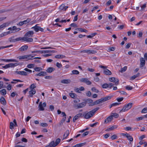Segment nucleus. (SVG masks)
I'll return each mask as SVG.
<instances>
[{"label":"nucleus","mask_w":147,"mask_h":147,"mask_svg":"<svg viewBox=\"0 0 147 147\" xmlns=\"http://www.w3.org/2000/svg\"><path fill=\"white\" fill-rule=\"evenodd\" d=\"M111 116H112V117H114L115 118H117L119 116V115L116 113H112Z\"/></svg>","instance_id":"nucleus-41"},{"label":"nucleus","mask_w":147,"mask_h":147,"mask_svg":"<svg viewBox=\"0 0 147 147\" xmlns=\"http://www.w3.org/2000/svg\"><path fill=\"white\" fill-rule=\"evenodd\" d=\"M140 67H143L144 66L145 64V60L143 58L141 57L140 58Z\"/></svg>","instance_id":"nucleus-18"},{"label":"nucleus","mask_w":147,"mask_h":147,"mask_svg":"<svg viewBox=\"0 0 147 147\" xmlns=\"http://www.w3.org/2000/svg\"><path fill=\"white\" fill-rule=\"evenodd\" d=\"M72 73L71 74V75L75 74L78 75L80 73L77 70H74L71 71Z\"/></svg>","instance_id":"nucleus-33"},{"label":"nucleus","mask_w":147,"mask_h":147,"mask_svg":"<svg viewBox=\"0 0 147 147\" xmlns=\"http://www.w3.org/2000/svg\"><path fill=\"white\" fill-rule=\"evenodd\" d=\"M9 42H16L21 41V37H18L15 38L14 36L11 37L8 39Z\"/></svg>","instance_id":"nucleus-5"},{"label":"nucleus","mask_w":147,"mask_h":147,"mask_svg":"<svg viewBox=\"0 0 147 147\" xmlns=\"http://www.w3.org/2000/svg\"><path fill=\"white\" fill-rule=\"evenodd\" d=\"M113 119L112 116L110 115L105 120L104 123H107L110 122Z\"/></svg>","instance_id":"nucleus-20"},{"label":"nucleus","mask_w":147,"mask_h":147,"mask_svg":"<svg viewBox=\"0 0 147 147\" xmlns=\"http://www.w3.org/2000/svg\"><path fill=\"white\" fill-rule=\"evenodd\" d=\"M24 70L28 72V73H31L32 72V71L31 70L28 69L27 68H25L24 69Z\"/></svg>","instance_id":"nucleus-56"},{"label":"nucleus","mask_w":147,"mask_h":147,"mask_svg":"<svg viewBox=\"0 0 147 147\" xmlns=\"http://www.w3.org/2000/svg\"><path fill=\"white\" fill-rule=\"evenodd\" d=\"M69 131L68 130L66 131L64 133L63 135V138L65 139L67 138L69 136Z\"/></svg>","instance_id":"nucleus-28"},{"label":"nucleus","mask_w":147,"mask_h":147,"mask_svg":"<svg viewBox=\"0 0 147 147\" xmlns=\"http://www.w3.org/2000/svg\"><path fill=\"white\" fill-rule=\"evenodd\" d=\"M31 20L30 19H28L26 20H25L24 21H23V22L24 24H26L27 23L29 22Z\"/></svg>","instance_id":"nucleus-45"},{"label":"nucleus","mask_w":147,"mask_h":147,"mask_svg":"<svg viewBox=\"0 0 147 147\" xmlns=\"http://www.w3.org/2000/svg\"><path fill=\"white\" fill-rule=\"evenodd\" d=\"M3 83L2 81H0V89L2 88H5V86H3Z\"/></svg>","instance_id":"nucleus-51"},{"label":"nucleus","mask_w":147,"mask_h":147,"mask_svg":"<svg viewBox=\"0 0 147 147\" xmlns=\"http://www.w3.org/2000/svg\"><path fill=\"white\" fill-rule=\"evenodd\" d=\"M92 90L96 93H98L99 92V91L98 90L96 89L95 87H92L91 88Z\"/></svg>","instance_id":"nucleus-43"},{"label":"nucleus","mask_w":147,"mask_h":147,"mask_svg":"<svg viewBox=\"0 0 147 147\" xmlns=\"http://www.w3.org/2000/svg\"><path fill=\"white\" fill-rule=\"evenodd\" d=\"M86 105V102H83L80 103L76 104L74 105V107L76 109H78L83 107Z\"/></svg>","instance_id":"nucleus-7"},{"label":"nucleus","mask_w":147,"mask_h":147,"mask_svg":"<svg viewBox=\"0 0 147 147\" xmlns=\"http://www.w3.org/2000/svg\"><path fill=\"white\" fill-rule=\"evenodd\" d=\"M86 102L88 103H93V101L92 99H87L86 100Z\"/></svg>","instance_id":"nucleus-49"},{"label":"nucleus","mask_w":147,"mask_h":147,"mask_svg":"<svg viewBox=\"0 0 147 147\" xmlns=\"http://www.w3.org/2000/svg\"><path fill=\"white\" fill-rule=\"evenodd\" d=\"M123 135L125 136L127 139L131 142L133 141V139L131 136L129 134H123Z\"/></svg>","instance_id":"nucleus-12"},{"label":"nucleus","mask_w":147,"mask_h":147,"mask_svg":"<svg viewBox=\"0 0 147 147\" xmlns=\"http://www.w3.org/2000/svg\"><path fill=\"white\" fill-rule=\"evenodd\" d=\"M104 73L107 75H110L112 74L111 71L107 69H106L104 71Z\"/></svg>","instance_id":"nucleus-27"},{"label":"nucleus","mask_w":147,"mask_h":147,"mask_svg":"<svg viewBox=\"0 0 147 147\" xmlns=\"http://www.w3.org/2000/svg\"><path fill=\"white\" fill-rule=\"evenodd\" d=\"M11 88H12L11 85L10 84L8 85L7 86V90H10L11 89Z\"/></svg>","instance_id":"nucleus-54"},{"label":"nucleus","mask_w":147,"mask_h":147,"mask_svg":"<svg viewBox=\"0 0 147 147\" xmlns=\"http://www.w3.org/2000/svg\"><path fill=\"white\" fill-rule=\"evenodd\" d=\"M16 73L21 75L26 76L28 75V73L24 71H16Z\"/></svg>","instance_id":"nucleus-14"},{"label":"nucleus","mask_w":147,"mask_h":147,"mask_svg":"<svg viewBox=\"0 0 147 147\" xmlns=\"http://www.w3.org/2000/svg\"><path fill=\"white\" fill-rule=\"evenodd\" d=\"M27 67L29 68H33L34 67V64H31L28 65L27 66Z\"/></svg>","instance_id":"nucleus-44"},{"label":"nucleus","mask_w":147,"mask_h":147,"mask_svg":"<svg viewBox=\"0 0 147 147\" xmlns=\"http://www.w3.org/2000/svg\"><path fill=\"white\" fill-rule=\"evenodd\" d=\"M114 84L113 83H109L108 84V88H109L110 89L114 85Z\"/></svg>","instance_id":"nucleus-52"},{"label":"nucleus","mask_w":147,"mask_h":147,"mask_svg":"<svg viewBox=\"0 0 147 147\" xmlns=\"http://www.w3.org/2000/svg\"><path fill=\"white\" fill-rule=\"evenodd\" d=\"M115 49V47H112L109 48L108 50L109 51H114Z\"/></svg>","instance_id":"nucleus-58"},{"label":"nucleus","mask_w":147,"mask_h":147,"mask_svg":"<svg viewBox=\"0 0 147 147\" xmlns=\"http://www.w3.org/2000/svg\"><path fill=\"white\" fill-rule=\"evenodd\" d=\"M56 66L58 68H61L62 67V65L59 62L57 63Z\"/></svg>","instance_id":"nucleus-57"},{"label":"nucleus","mask_w":147,"mask_h":147,"mask_svg":"<svg viewBox=\"0 0 147 147\" xmlns=\"http://www.w3.org/2000/svg\"><path fill=\"white\" fill-rule=\"evenodd\" d=\"M28 47L27 45H24L20 47L19 49V50H20L21 51H25L27 50Z\"/></svg>","instance_id":"nucleus-21"},{"label":"nucleus","mask_w":147,"mask_h":147,"mask_svg":"<svg viewBox=\"0 0 147 147\" xmlns=\"http://www.w3.org/2000/svg\"><path fill=\"white\" fill-rule=\"evenodd\" d=\"M61 141L59 138H57L55 142V145L57 146L60 142Z\"/></svg>","instance_id":"nucleus-42"},{"label":"nucleus","mask_w":147,"mask_h":147,"mask_svg":"<svg viewBox=\"0 0 147 147\" xmlns=\"http://www.w3.org/2000/svg\"><path fill=\"white\" fill-rule=\"evenodd\" d=\"M117 128V126H113L110 128L107 129L106 131H110L113 130H114V129L116 128Z\"/></svg>","instance_id":"nucleus-30"},{"label":"nucleus","mask_w":147,"mask_h":147,"mask_svg":"<svg viewBox=\"0 0 147 147\" xmlns=\"http://www.w3.org/2000/svg\"><path fill=\"white\" fill-rule=\"evenodd\" d=\"M55 70V69L53 67H49L47 70V71L48 73H51Z\"/></svg>","instance_id":"nucleus-31"},{"label":"nucleus","mask_w":147,"mask_h":147,"mask_svg":"<svg viewBox=\"0 0 147 147\" xmlns=\"http://www.w3.org/2000/svg\"><path fill=\"white\" fill-rule=\"evenodd\" d=\"M32 28L34 29V30L36 32H38L39 31L42 32L44 30V29L42 28H41L40 26H37L36 25L32 27Z\"/></svg>","instance_id":"nucleus-11"},{"label":"nucleus","mask_w":147,"mask_h":147,"mask_svg":"<svg viewBox=\"0 0 147 147\" xmlns=\"http://www.w3.org/2000/svg\"><path fill=\"white\" fill-rule=\"evenodd\" d=\"M0 94L2 95H4L6 94V91L5 89H3L0 90Z\"/></svg>","instance_id":"nucleus-32"},{"label":"nucleus","mask_w":147,"mask_h":147,"mask_svg":"<svg viewBox=\"0 0 147 147\" xmlns=\"http://www.w3.org/2000/svg\"><path fill=\"white\" fill-rule=\"evenodd\" d=\"M41 51L42 53H50V50H43Z\"/></svg>","instance_id":"nucleus-50"},{"label":"nucleus","mask_w":147,"mask_h":147,"mask_svg":"<svg viewBox=\"0 0 147 147\" xmlns=\"http://www.w3.org/2000/svg\"><path fill=\"white\" fill-rule=\"evenodd\" d=\"M99 107H96L92 111L87 112L86 111L84 113L82 114L83 117L86 119H88L92 117L94 115L95 113L99 109Z\"/></svg>","instance_id":"nucleus-1"},{"label":"nucleus","mask_w":147,"mask_h":147,"mask_svg":"<svg viewBox=\"0 0 147 147\" xmlns=\"http://www.w3.org/2000/svg\"><path fill=\"white\" fill-rule=\"evenodd\" d=\"M81 82L86 83L87 85H90L92 83L87 78H82L80 80Z\"/></svg>","instance_id":"nucleus-13"},{"label":"nucleus","mask_w":147,"mask_h":147,"mask_svg":"<svg viewBox=\"0 0 147 147\" xmlns=\"http://www.w3.org/2000/svg\"><path fill=\"white\" fill-rule=\"evenodd\" d=\"M34 34V32L33 31H29L25 34L24 37H32Z\"/></svg>","instance_id":"nucleus-17"},{"label":"nucleus","mask_w":147,"mask_h":147,"mask_svg":"<svg viewBox=\"0 0 147 147\" xmlns=\"http://www.w3.org/2000/svg\"><path fill=\"white\" fill-rule=\"evenodd\" d=\"M40 125L42 127H47L48 125L46 123H41L40 124Z\"/></svg>","instance_id":"nucleus-60"},{"label":"nucleus","mask_w":147,"mask_h":147,"mask_svg":"<svg viewBox=\"0 0 147 147\" xmlns=\"http://www.w3.org/2000/svg\"><path fill=\"white\" fill-rule=\"evenodd\" d=\"M119 104H120V103H118L117 102L113 103L111 105L109 106V107L110 109H111L113 107L116 106L117 105H119Z\"/></svg>","instance_id":"nucleus-34"},{"label":"nucleus","mask_w":147,"mask_h":147,"mask_svg":"<svg viewBox=\"0 0 147 147\" xmlns=\"http://www.w3.org/2000/svg\"><path fill=\"white\" fill-rule=\"evenodd\" d=\"M20 28H17V27L15 26H14L12 28V30H15L16 31H18L20 30Z\"/></svg>","instance_id":"nucleus-36"},{"label":"nucleus","mask_w":147,"mask_h":147,"mask_svg":"<svg viewBox=\"0 0 147 147\" xmlns=\"http://www.w3.org/2000/svg\"><path fill=\"white\" fill-rule=\"evenodd\" d=\"M102 87L103 88H108V84L105 83L102 85Z\"/></svg>","instance_id":"nucleus-47"},{"label":"nucleus","mask_w":147,"mask_h":147,"mask_svg":"<svg viewBox=\"0 0 147 147\" xmlns=\"http://www.w3.org/2000/svg\"><path fill=\"white\" fill-rule=\"evenodd\" d=\"M7 26V23H4L2 25L0 26V29L6 27Z\"/></svg>","instance_id":"nucleus-55"},{"label":"nucleus","mask_w":147,"mask_h":147,"mask_svg":"<svg viewBox=\"0 0 147 147\" xmlns=\"http://www.w3.org/2000/svg\"><path fill=\"white\" fill-rule=\"evenodd\" d=\"M71 81L69 79H64L62 80L61 82L63 84H69L70 82Z\"/></svg>","instance_id":"nucleus-25"},{"label":"nucleus","mask_w":147,"mask_h":147,"mask_svg":"<svg viewBox=\"0 0 147 147\" xmlns=\"http://www.w3.org/2000/svg\"><path fill=\"white\" fill-rule=\"evenodd\" d=\"M68 6H65L64 4H62L59 7V9L60 10L65 11L68 8Z\"/></svg>","instance_id":"nucleus-19"},{"label":"nucleus","mask_w":147,"mask_h":147,"mask_svg":"<svg viewBox=\"0 0 147 147\" xmlns=\"http://www.w3.org/2000/svg\"><path fill=\"white\" fill-rule=\"evenodd\" d=\"M89 132L88 131H86L82 135V137H83L87 135L89 133Z\"/></svg>","instance_id":"nucleus-53"},{"label":"nucleus","mask_w":147,"mask_h":147,"mask_svg":"<svg viewBox=\"0 0 147 147\" xmlns=\"http://www.w3.org/2000/svg\"><path fill=\"white\" fill-rule=\"evenodd\" d=\"M36 84H32L30 86V88L31 90H34V88H36V86H35Z\"/></svg>","instance_id":"nucleus-40"},{"label":"nucleus","mask_w":147,"mask_h":147,"mask_svg":"<svg viewBox=\"0 0 147 147\" xmlns=\"http://www.w3.org/2000/svg\"><path fill=\"white\" fill-rule=\"evenodd\" d=\"M82 113H79L77 114L74 117L73 119V121L75 122L80 117H82L83 116Z\"/></svg>","instance_id":"nucleus-16"},{"label":"nucleus","mask_w":147,"mask_h":147,"mask_svg":"<svg viewBox=\"0 0 147 147\" xmlns=\"http://www.w3.org/2000/svg\"><path fill=\"white\" fill-rule=\"evenodd\" d=\"M33 56H32L31 55H24L22 56H19L18 58L19 59H32L34 57Z\"/></svg>","instance_id":"nucleus-3"},{"label":"nucleus","mask_w":147,"mask_h":147,"mask_svg":"<svg viewBox=\"0 0 147 147\" xmlns=\"http://www.w3.org/2000/svg\"><path fill=\"white\" fill-rule=\"evenodd\" d=\"M109 80L111 82L115 83V85L116 86L119 84V80L118 79L116 78L115 77L109 78Z\"/></svg>","instance_id":"nucleus-8"},{"label":"nucleus","mask_w":147,"mask_h":147,"mask_svg":"<svg viewBox=\"0 0 147 147\" xmlns=\"http://www.w3.org/2000/svg\"><path fill=\"white\" fill-rule=\"evenodd\" d=\"M123 97L117 98V100L119 102H120L122 101L123 100Z\"/></svg>","instance_id":"nucleus-63"},{"label":"nucleus","mask_w":147,"mask_h":147,"mask_svg":"<svg viewBox=\"0 0 147 147\" xmlns=\"http://www.w3.org/2000/svg\"><path fill=\"white\" fill-rule=\"evenodd\" d=\"M33 39L32 38H29L26 37H21V41H26L28 42H31L33 41Z\"/></svg>","instance_id":"nucleus-10"},{"label":"nucleus","mask_w":147,"mask_h":147,"mask_svg":"<svg viewBox=\"0 0 147 147\" xmlns=\"http://www.w3.org/2000/svg\"><path fill=\"white\" fill-rule=\"evenodd\" d=\"M112 97L111 96H108L105 97L104 98H101L102 102H104L110 99Z\"/></svg>","instance_id":"nucleus-24"},{"label":"nucleus","mask_w":147,"mask_h":147,"mask_svg":"<svg viewBox=\"0 0 147 147\" xmlns=\"http://www.w3.org/2000/svg\"><path fill=\"white\" fill-rule=\"evenodd\" d=\"M117 137V136H116V135L114 134V135H113V136H111V138L112 140H114V139H115Z\"/></svg>","instance_id":"nucleus-61"},{"label":"nucleus","mask_w":147,"mask_h":147,"mask_svg":"<svg viewBox=\"0 0 147 147\" xmlns=\"http://www.w3.org/2000/svg\"><path fill=\"white\" fill-rule=\"evenodd\" d=\"M0 60L1 61H3L6 62H17V61L14 59H1Z\"/></svg>","instance_id":"nucleus-22"},{"label":"nucleus","mask_w":147,"mask_h":147,"mask_svg":"<svg viewBox=\"0 0 147 147\" xmlns=\"http://www.w3.org/2000/svg\"><path fill=\"white\" fill-rule=\"evenodd\" d=\"M0 101L1 104L4 105H6V102L5 99L3 97H1L0 98Z\"/></svg>","instance_id":"nucleus-26"},{"label":"nucleus","mask_w":147,"mask_h":147,"mask_svg":"<svg viewBox=\"0 0 147 147\" xmlns=\"http://www.w3.org/2000/svg\"><path fill=\"white\" fill-rule=\"evenodd\" d=\"M121 94L124 95H127V93L126 92L124 91H118Z\"/></svg>","instance_id":"nucleus-59"},{"label":"nucleus","mask_w":147,"mask_h":147,"mask_svg":"<svg viewBox=\"0 0 147 147\" xmlns=\"http://www.w3.org/2000/svg\"><path fill=\"white\" fill-rule=\"evenodd\" d=\"M146 3H144L142 6H141V10H143L144 9V8H146Z\"/></svg>","instance_id":"nucleus-62"},{"label":"nucleus","mask_w":147,"mask_h":147,"mask_svg":"<svg viewBox=\"0 0 147 147\" xmlns=\"http://www.w3.org/2000/svg\"><path fill=\"white\" fill-rule=\"evenodd\" d=\"M141 112L143 113H147V107L144 108L142 111Z\"/></svg>","instance_id":"nucleus-48"},{"label":"nucleus","mask_w":147,"mask_h":147,"mask_svg":"<svg viewBox=\"0 0 147 147\" xmlns=\"http://www.w3.org/2000/svg\"><path fill=\"white\" fill-rule=\"evenodd\" d=\"M36 71H40L42 70V69L41 67H36L34 69Z\"/></svg>","instance_id":"nucleus-46"},{"label":"nucleus","mask_w":147,"mask_h":147,"mask_svg":"<svg viewBox=\"0 0 147 147\" xmlns=\"http://www.w3.org/2000/svg\"><path fill=\"white\" fill-rule=\"evenodd\" d=\"M102 100L101 99V98L98 99V100H97L95 101L94 102H93V103H92L91 104H90L89 105V106H94L95 105L98 104L100 103H102Z\"/></svg>","instance_id":"nucleus-15"},{"label":"nucleus","mask_w":147,"mask_h":147,"mask_svg":"<svg viewBox=\"0 0 147 147\" xmlns=\"http://www.w3.org/2000/svg\"><path fill=\"white\" fill-rule=\"evenodd\" d=\"M47 73L45 71H41L39 73L36 74V76H43L47 75Z\"/></svg>","instance_id":"nucleus-23"},{"label":"nucleus","mask_w":147,"mask_h":147,"mask_svg":"<svg viewBox=\"0 0 147 147\" xmlns=\"http://www.w3.org/2000/svg\"><path fill=\"white\" fill-rule=\"evenodd\" d=\"M46 106V103L45 102H43L42 104V102H40L38 106V110L40 111H43L45 110L44 107H45Z\"/></svg>","instance_id":"nucleus-6"},{"label":"nucleus","mask_w":147,"mask_h":147,"mask_svg":"<svg viewBox=\"0 0 147 147\" xmlns=\"http://www.w3.org/2000/svg\"><path fill=\"white\" fill-rule=\"evenodd\" d=\"M133 105L132 103H129L124 105L123 109L120 111V112H125L131 108Z\"/></svg>","instance_id":"nucleus-2"},{"label":"nucleus","mask_w":147,"mask_h":147,"mask_svg":"<svg viewBox=\"0 0 147 147\" xmlns=\"http://www.w3.org/2000/svg\"><path fill=\"white\" fill-rule=\"evenodd\" d=\"M96 51L92 50H85L81 51V53H86L88 54H94L96 53Z\"/></svg>","instance_id":"nucleus-4"},{"label":"nucleus","mask_w":147,"mask_h":147,"mask_svg":"<svg viewBox=\"0 0 147 147\" xmlns=\"http://www.w3.org/2000/svg\"><path fill=\"white\" fill-rule=\"evenodd\" d=\"M88 70L90 72H93L95 71V69H94L88 68Z\"/></svg>","instance_id":"nucleus-64"},{"label":"nucleus","mask_w":147,"mask_h":147,"mask_svg":"<svg viewBox=\"0 0 147 147\" xmlns=\"http://www.w3.org/2000/svg\"><path fill=\"white\" fill-rule=\"evenodd\" d=\"M9 128L11 129H13L14 128V125L12 122H10L9 123Z\"/></svg>","instance_id":"nucleus-38"},{"label":"nucleus","mask_w":147,"mask_h":147,"mask_svg":"<svg viewBox=\"0 0 147 147\" xmlns=\"http://www.w3.org/2000/svg\"><path fill=\"white\" fill-rule=\"evenodd\" d=\"M36 92V90L35 89L31 90L29 92V94H35Z\"/></svg>","instance_id":"nucleus-39"},{"label":"nucleus","mask_w":147,"mask_h":147,"mask_svg":"<svg viewBox=\"0 0 147 147\" xmlns=\"http://www.w3.org/2000/svg\"><path fill=\"white\" fill-rule=\"evenodd\" d=\"M125 89L127 90H131L133 88L131 86H125Z\"/></svg>","instance_id":"nucleus-37"},{"label":"nucleus","mask_w":147,"mask_h":147,"mask_svg":"<svg viewBox=\"0 0 147 147\" xmlns=\"http://www.w3.org/2000/svg\"><path fill=\"white\" fill-rule=\"evenodd\" d=\"M17 65L16 63H10L6 64L5 66H2V67L5 69H6L10 67H12Z\"/></svg>","instance_id":"nucleus-9"},{"label":"nucleus","mask_w":147,"mask_h":147,"mask_svg":"<svg viewBox=\"0 0 147 147\" xmlns=\"http://www.w3.org/2000/svg\"><path fill=\"white\" fill-rule=\"evenodd\" d=\"M69 95L72 98H75L76 97V95L74 93H70Z\"/></svg>","instance_id":"nucleus-35"},{"label":"nucleus","mask_w":147,"mask_h":147,"mask_svg":"<svg viewBox=\"0 0 147 147\" xmlns=\"http://www.w3.org/2000/svg\"><path fill=\"white\" fill-rule=\"evenodd\" d=\"M55 144L54 141H51L49 144V146H46V147H48L49 146L50 147H55L56 146L55 145Z\"/></svg>","instance_id":"nucleus-29"}]
</instances>
